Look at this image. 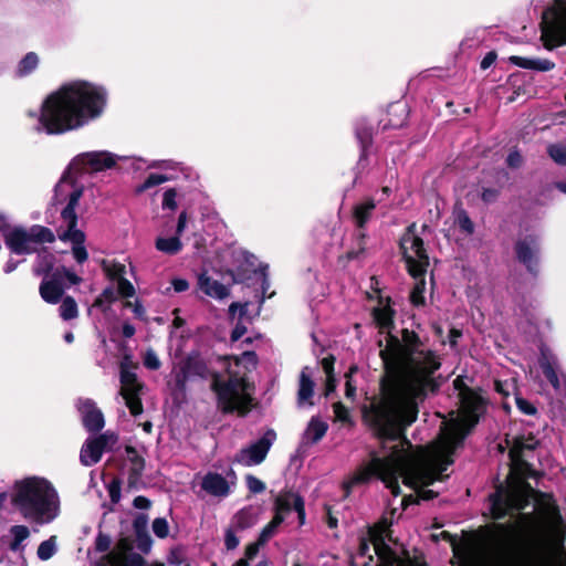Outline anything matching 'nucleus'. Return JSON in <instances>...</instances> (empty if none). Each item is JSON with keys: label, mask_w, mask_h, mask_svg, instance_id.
I'll list each match as a JSON object with an SVG mask.
<instances>
[{"label": "nucleus", "mask_w": 566, "mask_h": 566, "mask_svg": "<svg viewBox=\"0 0 566 566\" xmlns=\"http://www.w3.org/2000/svg\"><path fill=\"white\" fill-rule=\"evenodd\" d=\"M378 345L384 364L380 395L364 408V417L381 439L384 455L373 457L344 481L343 489L347 496L355 486L378 476L397 496L398 481L402 479L403 484L418 491L420 499H433L437 493L423 488L443 480V472L453 463V452L479 421L483 399L473 390L462 388V379L455 378L460 398L457 416L443 421L437 440L413 448L403 432L417 420L420 405L439 391L443 382L441 357L408 329L402 331L401 338L388 333Z\"/></svg>", "instance_id": "nucleus-1"}, {"label": "nucleus", "mask_w": 566, "mask_h": 566, "mask_svg": "<svg viewBox=\"0 0 566 566\" xmlns=\"http://www.w3.org/2000/svg\"><path fill=\"white\" fill-rule=\"evenodd\" d=\"M107 105L104 86L83 80L69 81L43 99L39 112H29L34 129L48 135L77 130L98 119Z\"/></svg>", "instance_id": "nucleus-2"}, {"label": "nucleus", "mask_w": 566, "mask_h": 566, "mask_svg": "<svg viewBox=\"0 0 566 566\" xmlns=\"http://www.w3.org/2000/svg\"><path fill=\"white\" fill-rule=\"evenodd\" d=\"M534 501L536 511L535 528L538 537L548 546L559 548L564 545L566 525L559 509L547 493H539L523 481H514L506 489H500L491 496V511L496 520L516 515L515 524L523 527L533 522L531 514L521 511Z\"/></svg>", "instance_id": "nucleus-3"}, {"label": "nucleus", "mask_w": 566, "mask_h": 566, "mask_svg": "<svg viewBox=\"0 0 566 566\" xmlns=\"http://www.w3.org/2000/svg\"><path fill=\"white\" fill-rule=\"evenodd\" d=\"M118 156L106 150L87 151L77 155L70 163L67 170L54 189V198L57 202L67 200V205L61 212L62 226L57 232L59 239L72 244V254L77 263L82 264L88 259L84 245L85 234L77 229V216L75 208L83 195V186H78L74 175L82 172H99L113 168Z\"/></svg>", "instance_id": "nucleus-4"}, {"label": "nucleus", "mask_w": 566, "mask_h": 566, "mask_svg": "<svg viewBox=\"0 0 566 566\" xmlns=\"http://www.w3.org/2000/svg\"><path fill=\"white\" fill-rule=\"evenodd\" d=\"M219 364L226 375L214 373L211 388L217 395L218 406L223 412H238L247 415L252 407L253 384L248 374L256 366V356L253 352H244L240 357L224 356Z\"/></svg>", "instance_id": "nucleus-5"}, {"label": "nucleus", "mask_w": 566, "mask_h": 566, "mask_svg": "<svg viewBox=\"0 0 566 566\" xmlns=\"http://www.w3.org/2000/svg\"><path fill=\"white\" fill-rule=\"evenodd\" d=\"M11 504L29 522L40 525L53 522L60 514V496L45 478L31 475L14 481Z\"/></svg>", "instance_id": "nucleus-6"}, {"label": "nucleus", "mask_w": 566, "mask_h": 566, "mask_svg": "<svg viewBox=\"0 0 566 566\" xmlns=\"http://www.w3.org/2000/svg\"><path fill=\"white\" fill-rule=\"evenodd\" d=\"M354 563L357 566H426L391 539L386 522L370 527L367 536L360 538Z\"/></svg>", "instance_id": "nucleus-7"}, {"label": "nucleus", "mask_w": 566, "mask_h": 566, "mask_svg": "<svg viewBox=\"0 0 566 566\" xmlns=\"http://www.w3.org/2000/svg\"><path fill=\"white\" fill-rule=\"evenodd\" d=\"M400 249L410 275L418 280L410 295L411 302L415 305H421L424 301L423 292L426 286L423 275L429 265V258L423 248L422 239L416 232L415 224L408 227L401 237Z\"/></svg>", "instance_id": "nucleus-8"}, {"label": "nucleus", "mask_w": 566, "mask_h": 566, "mask_svg": "<svg viewBox=\"0 0 566 566\" xmlns=\"http://www.w3.org/2000/svg\"><path fill=\"white\" fill-rule=\"evenodd\" d=\"M0 232L4 237L6 244L12 253L29 254L36 251V245L43 242H52L53 233L43 227L35 226L30 230L12 226L10 219L0 212Z\"/></svg>", "instance_id": "nucleus-9"}, {"label": "nucleus", "mask_w": 566, "mask_h": 566, "mask_svg": "<svg viewBox=\"0 0 566 566\" xmlns=\"http://www.w3.org/2000/svg\"><path fill=\"white\" fill-rule=\"evenodd\" d=\"M541 40L552 51L566 44V0H554L543 12Z\"/></svg>", "instance_id": "nucleus-10"}, {"label": "nucleus", "mask_w": 566, "mask_h": 566, "mask_svg": "<svg viewBox=\"0 0 566 566\" xmlns=\"http://www.w3.org/2000/svg\"><path fill=\"white\" fill-rule=\"evenodd\" d=\"M134 369L135 367L129 360V357L126 356L120 361L119 366V396L125 401V405L129 409L130 413L136 417L143 413V403L140 395L144 386L142 382L138 381Z\"/></svg>", "instance_id": "nucleus-11"}, {"label": "nucleus", "mask_w": 566, "mask_h": 566, "mask_svg": "<svg viewBox=\"0 0 566 566\" xmlns=\"http://www.w3.org/2000/svg\"><path fill=\"white\" fill-rule=\"evenodd\" d=\"M143 557L134 552L132 541L122 538L96 566H143Z\"/></svg>", "instance_id": "nucleus-12"}, {"label": "nucleus", "mask_w": 566, "mask_h": 566, "mask_svg": "<svg viewBox=\"0 0 566 566\" xmlns=\"http://www.w3.org/2000/svg\"><path fill=\"white\" fill-rule=\"evenodd\" d=\"M510 444V458L512 462V470L520 472L521 474H527L528 464L524 459L525 451H532L537 446L538 441L532 434L516 436L511 439H506Z\"/></svg>", "instance_id": "nucleus-13"}, {"label": "nucleus", "mask_w": 566, "mask_h": 566, "mask_svg": "<svg viewBox=\"0 0 566 566\" xmlns=\"http://www.w3.org/2000/svg\"><path fill=\"white\" fill-rule=\"evenodd\" d=\"M274 440L275 433L268 431L261 439L242 449L235 455V461L244 467L260 464L265 459Z\"/></svg>", "instance_id": "nucleus-14"}, {"label": "nucleus", "mask_w": 566, "mask_h": 566, "mask_svg": "<svg viewBox=\"0 0 566 566\" xmlns=\"http://www.w3.org/2000/svg\"><path fill=\"white\" fill-rule=\"evenodd\" d=\"M116 442V437L113 433H104L96 438L88 439L82 447L80 459L81 462L91 467L101 460L105 449Z\"/></svg>", "instance_id": "nucleus-15"}, {"label": "nucleus", "mask_w": 566, "mask_h": 566, "mask_svg": "<svg viewBox=\"0 0 566 566\" xmlns=\"http://www.w3.org/2000/svg\"><path fill=\"white\" fill-rule=\"evenodd\" d=\"M228 475L230 480L220 473L208 472L201 480V489L211 496L227 497L231 493V488L235 481V475L232 471Z\"/></svg>", "instance_id": "nucleus-16"}, {"label": "nucleus", "mask_w": 566, "mask_h": 566, "mask_svg": "<svg viewBox=\"0 0 566 566\" xmlns=\"http://www.w3.org/2000/svg\"><path fill=\"white\" fill-rule=\"evenodd\" d=\"M65 289L66 285L62 283V272L53 271L43 277L39 292L44 302L57 304L63 298Z\"/></svg>", "instance_id": "nucleus-17"}, {"label": "nucleus", "mask_w": 566, "mask_h": 566, "mask_svg": "<svg viewBox=\"0 0 566 566\" xmlns=\"http://www.w3.org/2000/svg\"><path fill=\"white\" fill-rule=\"evenodd\" d=\"M516 254L518 260L526 265L528 271L535 272L537 268V254L539 251L538 235L528 234L516 242Z\"/></svg>", "instance_id": "nucleus-18"}, {"label": "nucleus", "mask_w": 566, "mask_h": 566, "mask_svg": "<svg viewBox=\"0 0 566 566\" xmlns=\"http://www.w3.org/2000/svg\"><path fill=\"white\" fill-rule=\"evenodd\" d=\"M78 410L81 412L84 427L88 431H99L104 427V416L94 401L90 399H81L78 401Z\"/></svg>", "instance_id": "nucleus-19"}, {"label": "nucleus", "mask_w": 566, "mask_h": 566, "mask_svg": "<svg viewBox=\"0 0 566 566\" xmlns=\"http://www.w3.org/2000/svg\"><path fill=\"white\" fill-rule=\"evenodd\" d=\"M291 511H295L298 515L300 524L305 522V507L303 499L295 493H286L280 495L275 502V514H282L283 520Z\"/></svg>", "instance_id": "nucleus-20"}, {"label": "nucleus", "mask_w": 566, "mask_h": 566, "mask_svg": "<svg viewBox=\"0 0 566 566\" xmlns=\"http://www.w3.org/2000/svg\"><path fill=\"white\" fill-rule=\"evenodd\" d=\"M208 367L198 356H190L186 360L181 371L177 374L176 381L178 386L184 387L185 382L192 376L205 378L208 376Z\"/></svg>", "instance_id": "nucleus-21"}, {"label": "nucleus", "mask_w": 566, "mask_h": 566, "mask_svg": "<svg viewBox=\"0 0 566 566\" xmlns=\"http://www.w3.org/2000/svg\"><path fill=\"white\" fill-rule=\"evenodd\" d=\"M541 368L546 377V379L551 382L556 391L563 389V379L559 378L557 374V360L556 357L551 354L546 349H542L541 358H539Z\"/></svg>", "instance_id": "nucleus-22"}, {"label": "nucleus", "mask_w": 566, "mask_h": 566, "mask_svg": "<svg viewBox=\"0 0 566 566\" xmlns=\"http://www.w3.org/2000/svg\"><path fill=\"white\" fill-rule=\"evenodd\" d=\"M198 286L207 296L216 300H223L229 296L230 290L224 284L212 279L207 273H202L198 277Z\"/></svg>", "instance_id": "nucleus-23"}, {"label": "nucleus", "mask_w": 566, "mask_h": 566, "mask_svg": "<svg viewBox=\"0 0 566 566\" xmlns=\"http://www.w3.org/2000/svg\"><path fill=\"white\" fill-rule=\"evenodd\" d=\"M377 202L374 198H365L353 208V219L355 226L363 230L368 221L371 219Z\"/></svg>", "instance_id": "nucleus-24"}, {"label": "nucleus", "mask_w": 566, "mask_h": 566, "mask_svg": "<svg viewBox=\"0 0 566 566\" xmlns=\"http://www.w3.org/2000/svg\"><path fill=\"white\" fill-rule=\"evenodd\" d=\"M328 426L317 417H313L302 436L301 446L307 447L317 443L327 432Z\"/></svg>", "instance_id": "nucleus-25"}, {"label": "nucleus", "mask_w": 566, "mask_h": 566, "mask_svg": "<svg viewBox=\"0 0 566 566\" xmlns=\"http://www.w3.org/2000/svg\"><path fill=\"white\" fill-rule=\"evenodd\" d=\"M509 61L521 69L538 72H548L555 67V63L548 59L523 57L512 55L509 57Z\"/></svg>", "instance_id": "nucleus-26"}, {"label": "nucleus", "mask_w": 566, "mask_h": 566, "mask_svg": "<svg viewBox=\"0 0 566 566\" xmlns=\"http://www.w3.org/2000/svg\"><path fill=\"white\" fill-rule=\"evenodd\" d=\"M313 392H314V382L311 379V369L308 367H305L302 369L301 376H300V385H298V392H297L298 403L303 405V403L308 402L310 405H312V402L310 400L313 396Z\"/></svg>", "instance_id": "nucleus-27"}, {"label": "nucleus", "mask_w": 566, "mask_h": 566, "mask_svg": "<svg viewBox=\"0 0 566 566\" xmlns=\"http://www.w3.org/2000/svg\"><path fill=\"white\" fill-rule=\"evenodd\" d=\"M39 64V55L35 52H29L19 61L14 74L20 78L27 77L38 69Z\"/></svg>", "instance_id": "nucleus-28"}, {"label": "nucleus", "mask_w": 566, "mask_h": 566, "mask_svg": "<svg viewBox=\"0 0 566 566\" xmlns=\"http://www.w3.org/2000/svg\"><path fill=\"white\" fill-rule=\"evenodd\" d=\"M147 523H148L147 516L144 514L137 516L134 521V528H135L137 539H138V547L144 553H147L150 549V545H151V539L146 532Z\"/></svg>", "instance_id": "nucleus-29"}, {"label": "nucleus", "mask_w": 566, "mask_h": 566, "mask_svg": "<svg viewBox=\"0 0 566 566\" xmlns=\"http://www.w3.org/2000/svg\"><path fill=\"white\" fill-rule=\"evenodd\" d=\"M156 249L166 254H177L182 249V243L178 235L164 238L159 237L156 240Z\"/></svg>", "instance_id": "nucleus-30"}, {"label": "nucleus", "mask_w": 566, "mask_h": 566, "mask_svg": "<svg viewBox=\"0 0 566 566\" xmlns=\"http://www.w3.org/2000/svg\"><path fill=\"white\" fill-rule=\"evenodd\" d=\"M54 264V256L52 253L43 250L38 253V260L34 265V273L36 275H50Z\"/></svg>", "instance_id": "nucleus-31"}, {"label": "nucleus", "mask_w": 566, "mask_h": 566, "mask_svg": "<svg viewBox=\"0 0 566 566\" xmlns=\"http://www.w3.org/2000/svg\"><path fill=\"white\" fill-rule=\"evenodd\" d=\"M10 533L12 535L10 549L13 552L22 551V543L30 536L29 528L25 525H14L11 527Z\"/></svg>", "instance_id": "nucleus-32"}, {"label": "nucleus", "mask_w": 566, "mask_h": 566, "mask_svg": "<svg viewBox=\"0 0 566 566\" xmlns=\"http://www.w3.org/2000/svg\"><path fill=\"white\" fill-rule=\"evenodd\" d=\"M127 455L129 461L130 481L135 482L144 471V460L140 458L133 448H127Z\"/></svg>", "instance_id": "nucleus-33"}, {"label": "nucleus", "mask_w": 566, "mask_h": 566, "mask_svg": "<svg viewBox=\"0 0 566 566\" xmlns=\"http://www.w3.org/2000/svg\"><path fill=\"white\" fill-rule=\"evenodd\" d=\"M61 305L59 308L60 316L64 321L74 319L78 316V307L75 300L71 296H65L61 301Z\"/></svg>", "instance_id": "nucleus-34"}, {"label": "nucleus", "mask_w": 566, "mask_h": 566, "mask_svg": "<svg viewBox=\"0 0 566 566\" xmlns=\"http://www.w3.org/2000/svg\"><path fill=\"white\" fill-rule=\"evenodd\" d=\"M454 223L464 234L470 235L474 232V224L463 209L454 211Z\"/></svg>", "instance_id": "nucleus-35"}, {"label": "nucleus", "mask_w": 566, "mask_h": 566, "mask_svg": "<svg viewBox=\"0 0 566 566\" xmlns=\"http://www.w3.org/2000/svg\"><path fill=\"white\" fill-rule=\"evenodd\" d=\"M56 536H51L49 539L43 541L39 547L36 555L41 560H48L56 553Z\"/></svg>", "instance_id": "nucleus-36"}, {"label": "nucleus", "mask_w": 566, "mask_h": 566, "mask_svg": "<svg viewBox=\"0 0 566 566\" xmlns=\"http://www.w3.org/2000/svg\"><path fill=\"white\" fill-rule=\"evenodd\" d=\"M283 522L282 514H275L272 521L262 530L259 541L260 543L265 544L276 532V528Z\"/></svg>", "instance_id": "nucleus-37"}, {"label": "nucleus", "mask_w": 566, "mask_h": 566, "mask_svg": "<svg viewBox=\"0 0 566 566\" xmlns=\"http://www.w3.org/2000/svg\"><path fill=\"white\" fill-rule=\"evenodd\" d=\"M117 298V291L114 287H106L102 294L96 297L93 306L106 310V305L113 303Z\"/></svg>", "instance_id": "nucleus-38"}, {"label": "nucleus", "mask_w": 566, "mask_h": 566, "mask_svg": "<svg viewBox=\"0 0 566 566\" xmlns=\"http://www.w3.org/2000/svg\"><path fill=\"white\" fill-rule=\"evenodd\" d=\"M374 319L379 325L381 329H387L390 327L391 319V311L388 307H379L374 311Z\"/></svg>", "instance_id": "nucleus-39"}, {"label": "nucleus", "mask_w": 566, "mask_h": 566, "mask_svg": "<svg viewBox=\"0 0 566 566\" xmlns=\"http://www.w3.org/2000/svg\"><path fill=\"white\" fill-rule=\"evenodd\" d=\"M169 178L166 175L163 174H150L145 181L138 186L137 191L143 192L146 191L153 187L159 186L166 181H168Z\"/></svg>", "instance_id": "nucleus-40"}, {"label": "nucleus", "mask_w": 566, "mask_h": 566, "mask_svg": "<svg viewBox=\"0 0 566 566\" xmlns=\"http://www.w3.org/2000/svg\"><path fill=\"white\" fill-rule=\"evenodd\" d=\"M549 157L558 165H566V145L553 144L547 148Z\"/></svg>", "instance_id": "nucleus-41"}, {"label": "nucleus", "mask_w": 566, "mask_h": 566, "mask_svg": "<svg viewBox=\"0 0 566 566\" xmlns=\"http://www.w3.org/2000/svg\"><path fill=\"white\" fill-rule=\"evenodd\" d=\"M153 532L159 538H165L169 534V525L166 518L158 517L153 522Z\"/></svg>", "instance_id": "nucleus-42"}, {"label": "nucleus", "mask_w": 566, "mask_h": 566, "mask_svg": "<svg viewBox=\"0 0 566 566\" xmlns=\"http://www.w3.org/2000/svg\"><path fill=\"white\" fill-rule=\"evenodd\" d=\"M177 205V191L174 188L167 189L163 195V208L169 210H176Z\"/></svg>", "instance_id": "nucleus-43"}, {"label": "nucleus", "mask_w": 566, "mask_h": 566, "mask_svg": "<svg viewBox=\"0 0 566 566\" xmlns=\"http://www.w3.org/2000/svg\"><path fill=\"white\" fill-rule=\"evenodd\" d=\"M104 270L112 280L119 281V277H124L125 265L120 263L104 264Z\"/></svg>", "instance_id": "nucleus-44"}, {"label": "nucleus", "mask_w": 566, "mask_h": 566, "mask_svg": "<svg viewBox=\"0 0 566 566\" xmlns=\"http://www.w3.org/2000/svg\"><path fill=\"white\" fill-rule=\"evenodd\" d=\"M116 291H117V294H119L123 297H132L135 294V287L125 277H119V281H117V290Z\"/></svg>", "instance_id": "nucleus-45"}, {"label": "nucleus", "mask_w": 566, "mask_h": 566, "mask_svg": "<svg viewBox=\"0 0 566 566\" xmlns=\"http://www.w3.org/2000/svg\"><path fill=\"white\" fill-rule=\"evenodd\" d=\"M144 365L148 369L157 370L160 367V360L153 349H148L144 355Z\"/></svg>", "instance_id": "nucleus-46"}, {"label": "nucleus", "mask_w": 566, "mask_h": 566, "mask_svg": "<svg viewBox=\"0 0 566 566\" xmlns=\"http://www.w3.org/2000/svg\"><path fill=\"white\" fill-rule=\"evenodd\" d=\"M515 401H516V406H517L518 410L522 411L523 413L530 415V416L536 413V408L534 407V405H532L526 399H524L520 396H516Z\"/></svg>", "instance_id": "nucleus-47"}, {"label": "nucleus", "mask_w": 566, "mask_h": 566, "mask_svg": "<svg viewBox=\"0 0 566 566\" xmlns=\"http://www.w3.org/2000/svg\"><path fill=\"white\" fill-rule=\"evenodd\" d=\"M247 485L252 493H261L265 490V484L253 475L247 476Z\"/></svg>", "instance_id": "nucleus-48"}, {"label": "nucleus", "mask_w": 566, "mask_h": 566, "mask_svg": "<svg viewBox=\"0 0 566 566\" xmlns=\"http://www.w3.org/2000/svg\"><path fill=\"white\" fill-rule=\"evenodd\" d=\"M55 271H61L62 272V283L65 284V281H69L70 284H78L82 279L76 275L74 272H72L71 270L62 266V268H57Z\"/></svg>", "instance_id": "nucleus-49"}, {"label": "nucleus", "mask_w": 566, "mask_h": 566, "mask_svg": "<svg viewBox=\"0 0 566 566\" xmlns=\"http://www.w3.org/2000/svg\"><path fill=\"white\" fill-rule=\"evenodd\" d=\"M124 306L127 307V308H130L137 318L145 319V308L140 304V302H138V301H135V302L126 301L124 303Z\"/></svg>", "instance_id": "nucleus-50"}, {"label": "nucleus", "mask_w": 566, "mask_h": 566, "mask_svg": "<svg viewBox=\"0 0 566 566\" xmlns=\"http://www.w3.org/2000/svg\"><path fill=\"white\" fill-rule=\"evenodd\" d=\"M322 368L326 375V378H329V381L333 380V371H334V357H325L322 360Z\"/></svg>", "instance_id": "nucleus-51"}, {"label": "nucleus", "mask_w": 566, "mask_h": 566, "mask_svg": "<svg viewBox=\"0 0 566 566\" xmlns=\"http://www.w3.org/2000/svg\"><path fill=\"white\" fill-rule=\"evenodd\" d=\"M239 538L233 531L228 530L224 536V545L228 549H234L239 545Z\"/></svg>", "instance_id": "nucleus-52"}, {"label": "nucleus", "mask_w": 566, "mask_h": 566, "mask_svg": "<svg viewBox=\"0 0 566 566\" xmlns=\"http://www.w3.org/2000/svg\"><path fill=\"white\" fill-rule=\"evenodd\" d=\"M357 370L356 367H352L349 371L346 374V397L353 399L356 394L355 386L352 385L350 376L353 373Z\"/></svg>", "instance_id": "nucleus-53"}, {"label": "nucleus", "mask_w": 566, "mask_h": 566, "mask_svg": "<svg viewBox=\"0 0 566 566\" xmlns=\"http://www.w3.org/2000/svg\"><path fill=\"white\" fill-rule=\"evenodd\" d=\"M334 413L337 420L346 421L348 419V410L340 402L334 403Z\"/></svg>", "instance_id": "nucleus-54"}, {"label": "nucleus", "mask_w": 566, "mask_h": 566, "mask_svg": "<svg viewBox=\"0 0 566 566\" xmlns=\"http://www.w3.org/2000/svg\"><path fill=\"white\" fill-rule=\"evenodd\" d=\"M111 546V538L107 535L99 534L96 538V549L98 552H106Z\"/></svg>", "instance_id": "nucleus-55"}, {"label": "nucleus", "mask_w": 566, "mask_h": 566, "mask_svg": "<svg viewBox=\"0 0 566 566\" xmlns=\"http://www.w3.org/2000/svg\"><path fill=\"white\" fill-rule=\"evenodd\" d=\"M262 545H264V544L260 543L259 539H258V542L248 545V547L245 549V558L248 560L254 558L260 549V546H262Z\"/></svg>", "instance_id": "nucleus-56"}, {"label": "nucleus", "mask_w": 566, "mask_h": 566, "mask_svg": "<svg viewBox=\"0 0 566 566\" xmlns=\"http://www.w3.org/2000/svg\"><path fill=\"white\" fill-rule=\"evenodd\" d=\"M148 168L175 169L176 168V163H174L172 160L151 161L148 165Z\"/></svg>", "instance_id": "nucleus-57"}, {"label": "nucleus", "mask_w": 566, "mask_h": 566, "mask_svg": "<svg viewBox=\"0 0 566 566\" xmlns=\"http://www.w3.org/2000/svg\"><path fill=\"white\" fill-rule=\"evenodd\" d=\"M506 161L510 167L517 168L522 164V156L520 155L518 151H511L507 156Z\"/></svg>", "instance_id": "nucleus-58"}, {"label": "nucleus", "mask_w": 566, "mask_h": 566, "mask_svg": "<svg viewBox=\"0 0 566 566\" xmlns=\"http://www.w3.org/2000/svg\"><path fill=\"white\" fill-rule=\"evenodd\" d=\"M171 284L174 286V290L178 293L185 292L189 289V283L185 279H180V277L174 279Z\"/></svg>", "instance_id": "nucleus-59"}, {"label": "nucleus", "mask_w": 566, "mask_h": 566, "mask_svg": "<svg viewBox=\"0 0 566 566\" xmlns=\"http://www.w3.org/2000/svg\"><path fill=\"white\" fill-rule=\"evenodd\" d=\"M187 227V213L182 211L178 217L176 235L180 237Z\"/></svg>", "instance_id": "nucleus-60"}, {"label": "nucleus", "mask_w": 566, "mask_h": 566, "mask_svg": "<svg viewBox=\"0 0 566 566\" xmlns=\"http://www.w3.org/2000/svg\"><path fill=\"white\" fill-rule=\"evenodd\" d=\"M497 190L496 189H484L482 191V199L483 201L490 203L493 202L497 198Z\"/></svg>", "instance_id": "nucleus-61"}, {"label": "nucleus", "mask_w": 566, "mask_h": 566, "mask_svg": "<svg viewBox=\"0 0 566 566\" xmlns=\"http://www.w3.org/2000/svg\"><path fill=\"white\" fill-rule=\"evenodd\" d=\"M247 333V328L243 325L238 324L231 334V340L237 342L239 340L244 334Z\"/></svg>", "instance_id": "nucleus-62"}, {"label": "nucleus", "mask_w": 566, "mask_h": 566, "mask_svg": "<svg viewBox=\"0 0 566 566\" xmlns=\"http://www.w3.org/2000/svg\"><path fill=\"white\" fill-rule=\"evenodd\" d=\"M134 506L139 510H146L150 506V501L145 496H137L134 500Z\"/></svg>", "instance_id": "nucleus-63"}, {"label": "nucleus", "mask_w": 566, "mask_h": 566, "mask_svg": "<svg viewBox=\"0 0 566 566\" xmlns=\"http://www.w3.org/2000/svg\"><path fill=\"white\" fill-rule=\"evenodd\" d=\"M496 55L494 53H488L481 62V69L486 70L495 61Z\"/></svg>", "instance_id": "nucleus-64"}]
</instances>
